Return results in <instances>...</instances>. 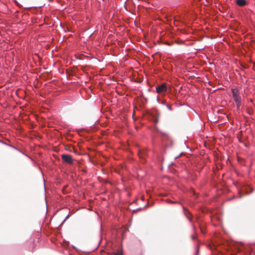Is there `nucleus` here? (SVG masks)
Masks as SVG:
<instances>
[{
	"instance_id": "nucleus-1",
	"label": "nucleus",
	"mask_w": 255,
	"mask_h": 255,
	"mask_svg": "<svg viewBox=\"0 0 255 255\" xmlns=\"http://www.w3.org/2000/svg\"><path fill=\"white\" fill-rule=\"evenodd\" d=\"M147 115L149 120L152 121L153 123L156 124L158 122V116L159 114L157 111L154 110L152 111H147V112L144 110V117Z\"/></svg>"
},
{
	"instance_id": "nucleus-2",
	"label": "nucleus",
	"mask_w": 255,
	"mask_h": 255,
	"mask_svg": "<svg viewBox=\"0 0 255 255\" xmlns=\"http://www.w3.org/2000/svg\"><path fill=\"white\" fill-rule=\"evenodd\" d=\"M232 92L234 100L237 105V108L239 109L242 104L241 97L240 96L239 92L238 89L233 88L232 89Z\"/></svg>"
},
{
	"instance_id": "nucleus-3",
	"label": "nucleus",
	"mask_w": 255,
	"mask_h": 255,
	"mask_svg": "<svg viewBox=\"0 0 255 255\" xmlns=\"http://www.w3.org/2000/svg\"><path fill=\"white\" fill-rule=\"evenodd\" d=\"M61 158L62 160L68 164H72L73 163V158L72 156L69 154H62L61 156Z\"/></svg>"
},
{
	"instance_id": "nucleus-4",
	"label": "nucleus",
	"mask_w": 255,
	"mask_h": 255,
	"mask_svg": "<svg viewBox=\"0 0 255 255\" xmlns=\"http://www.w3.org/2000/svg\"><path fill=\"white\" fill-rule=\"evenodd\" d=\"M156 92L158 93L165 92L167 91V87L165 84L157 86L156 88Z\"/></svg>"
},
{
	"instance_id": "nucleus-5",
	"label": "nucleus",
	"mask_w": 255,
	"mask_h": 255,
	"mask_svg": "<svg viewBox=\"0 0 255 255\" xmlns=\"http://www.w3.org/2000/svg\"><path fill=\"white\" fill-rule=\"evenodd\" d=\"M236 2L240 6H244L247 3L246 0H236Z\"/></svg>"
},
{
	"instance_id": "nucleus-6",
	"label": "nucleus",
	"mask_w": 255,
	"mask_h": 255,
	"mask_svg": "<svg viewBox=\"0 0 255 255\" xmlns=\"http://www.w3.org/2000/svg\"><path fill=\"white\" fill-rule=\"evenodd\" d=\"M144 9L148 8L150 7L149 4L148 2H146V0H144Z\"/></svg>"
},
{
	"instance_id": "nucleus-7",
	"label": "nucleus",
	"mask_w": 255,
	"mask_h": 255,
	"mask_svg": "<svg viewBox=\"0 0 255 255\" xmlns=\"http://www.w3.org/2000/svg\"><path fill=\"white\" fill-rule=\"evenodd\" d=\"M157 100L158 101H159V99H158V97L157 98ZM158 102L160 103V102ZM160 104H162V105H165V106H166V105H167V104H166V102H165L164 100H162V101H161V102H160Z\"/></svg>"
},
{
	"instance_id": "nucleus-8",
	"label": "nucleus",
	"mask_w": 255,
	"mask_h": 255,
	"mask_svg": "<svg viewBox=\"0 0 255 255\" xmlns=\"http://www.w3.org/2000/svg\"><path fill=\"white\" fill-rule=\"evenodd\" d=\"M112 255H122V253L121 252L115 253Z\"/></svg>"
},
{
	"instance_id": "nucleus-9",
	"label": "nucleus",
	"mask_w": 255,
	"mask_h": 255,
	"mask_svg": "<svg viewBox=\"0 0 255 255\" xmlns=\"http://www.w3.org/2000/svg\"><path fill=\"white\" fill-rule=\"evenodd\" d=\"M166 107H167V108L170 110V111H171L172 110V108L168 104L166 105Z\"/></svg>"
},
{
	"instance_id": "nucleus-10",
	"label": "nucleus",
	"mask_w": 255,
	"mask_h": 255,
	"mask_svg": "<svg viewBox=\"0 0 255 255\" xmlns=\"http://www.w3.org/2000/svg\"><path fill=\"white\" fill-rule=\"evenodd\" d=\"M200 230H201V232L203 234H204L205 233V232L201 226H200Z\"/></svg>"
},
{
	"instance_id": "nucleus-11",
	"label": "nucleus",
	"mask_w": 255,
	"mask_h": 255,
	"mask_svg": "<svg viewBox=\"0 0 255 255\" xmlns=\"http://www.w3.org/2000/svg\"><path fill=\"white\" fill-rule=\"evenodd\" d=\"M167 202L170 203H177L176 201H171L169 199L167 200Z\"/></svg>"
},
{
	"instance_id": "nucleus-12",
	"label": "nucleus",
	"mask_w": 255,
	"mask_h": 255,
	"mask_svg": "<svg viewBox=\"0 0 255 255\" xmlns=\"http://www.w3.org/2000/svg\"><path fill=\"white\" fill-rule=\"evenodd\" d=\"M195 238H196V237H195V236H194V235H192V236H191V238H192L193 240H195Z\"/></svg>"
},
{
	"instance_id": "nucleus-13",
	"label": "nucleus",
	"mask_w": 255,
	"mask_h": 255,
	"mask_svg": "<svg viewBox=\"0 0 255 255\" xmlns=\"http://www.w3.org/2000/svg\"><path fill=\"white\" fill-rule=\"evenodd\" d=\"M140 199L142 201H143V195L141 196Z\"/></svg>"
},
{
	"instance_id": "nucleus-14",
	"label": "nucleus",
	"mask_w": 255,
	"mask_h": 255,
	"mask_svg": "<svg viewBox=\"0 0 255 255\" xmlns=\"http://www.w3.org/2000/svg\"><path fill=\"white\" fill-rule=\"evenodd\" d=\"M187 218H188V220H189L190 221H191V219L190 217H187Z\"/></svg>"
},
{
	"instance_id": "nucleus-15",
	"label": "nucleus",
	"mask_w": 255,
	"mask_h": 255,
	"mask_svg": "<svg viewBox=\"0 0 255 255\" xmlns=\"http://www.w3.org/2000/svg\"><path fill=\"white\" fill-rule=\"evenodd\" d=\"M238 252H240L241 250L239 248H238Z\"/></svg>"
},
{
	"instance_id": "nucleus-16",
	"label": "nucleus",
	"mask_w": 255,
	"mask_h": 255,
	"mask_svg": "<svg viewBox=\"0 0 255 255\" xmlns=\"http://www.w3.org/2000/svg\"><path fill=\"white\" fill-rule=\"evenodd\" d=\"M147 205H144V208H145Z\"/></svg>"
},
{
	"instance_id": "nucleus-17",
	"label": "nucleus",
	"mask_w": 255,
	"mask_h": 255,
	"mask_svg": "<svg viewBox=\"0 0 255 255\" xmlns=\"http://www.w3.org/2000/svg\"><path fill=\"white\" fill-rule=\"evenodd\" d=\"M144 38H145V34H144Z\"/></svg>"
},
{
	"instance_id": "nucleus-18",
	"label": "nucleus",
	"mask_w": 255,
	"mask_h": 255,
	"mask_svg": "<svg viewBox=\"0 0 255 255\" xmlns=\"http://www.w3.org/2000/svg\"><path fill=\"white\" fill-rule=\"evenodd\" d=\"M50 1H51V0H49Z\"/></svg>"
}]
</instances>
